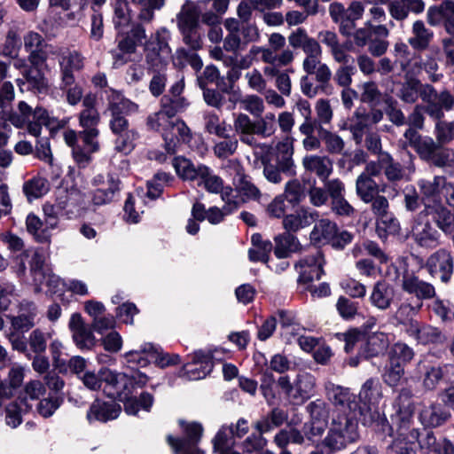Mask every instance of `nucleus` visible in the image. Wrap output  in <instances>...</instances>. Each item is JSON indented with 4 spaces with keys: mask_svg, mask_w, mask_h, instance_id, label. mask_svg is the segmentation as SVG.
I'll list each match as a JSON object with an SVG mask.
<instances>
[{
    "mask_svg": "<svg viewBox=\"0 0 454 454\" xmlns=\"http://www.w3.org/2000/svg\"><path fill=\"white\" fill-rule=\"evenodd\" d=\"M14 99V88L11 82H5L0 85V119L10 121L16 128L27 127L29 135L38 137L41 135L43 126L49 128H64L65 120L51 118L48 112L43 107H35L34 110L25 101L18 104V112H12L7 103ZM3 128L6 130L9 125L5 122Z\"/></svg>",
    "mask_w": 454,
    "mask_h": 454,
    "instance_id": "obj_1",
    "label": "nucleus"
},
{
    "mask_svg": "<svg viewBox=\"0 0 454 454\" xmlns=\"http://www.w3.org/2000/svg\"><path fill=\"white\" fill-rule=\"evenodd\" d=\"M289 45L294 49H301L306 57L302 61V69L306 75L315 74L316 81L324 87L328 84L332 71L327 64L321 62L322 48L317 40L309 36L302 27L294 30L287 37Z\"/></svg>",
    "mask_w": 454,
    "mask_h": 454,
    "instance_id": "obj_2",
    "label": "nucleus"
},
{
    "mask_svg": "<svg viewBox=\"0 0 454 454\" xmlns=\"http://www.w3.org/2000/svg\"><path fill=\"white\" fill-rule=\"evenodd\" d=\"M233 128L243 144L254 146L257 144L254 135L266 138L275 133L277 119L273 113H267L257 120L243 113L234 114Z\"/></svg>",
    "mask_w": 454,
    "mask_h": 454,
    "instance_id": "obj_3",
    "label": "nucleus"
},
{
    "mask_svg": "<svg viewBox=\"0 0 454 454\" xmlns=\"http://www.w3.org/2000/svg\"><path fill=\"white\" fill-rule=\"evenodd\" d=\"M412 396L410 388H402L394 403L395 414L392 415V421L396 428L395 437L405 439L408 442H415L419 435V429L411 427L415 410Z\"/></svg>",
    "mask_w": 454,
    "mask_h": 454,
    "instance_id": "obj_4",
    "label": "nucleus"
},
{
    "mask_svg": "<svg viewBox=\"0 0 454 454\" xmlns=\"http://www.w3.org/2000/svg\"><path fill=\"white\" fill-rule=\"evenodd\" d=\"M173 167L176 174L184 180L198 181L210 193H222L225 189L222 177L214 174L213 170L206 165L195 166L191 160L184 157H176Z\"/></svg>",
    "mask_w": 454,
    "mask_h": 454,
    "instance_id": "obj_5",
    "label": "nucleus"
},
{
    "mask_svg": "<svg viewBox=\"0 0 454 454\" xmlns=\"http://www.w3.org/2000/svg\"><path fill=\"white\" fill-rule=\"evenodd\" d=\"M170 39L171 34L166 27H160L150 35L144 47L147 71L167 69L172 54Z\"/></svg>",
    "mask_w": 454,
    "mask_h": 454,
    "instance_id": "obj_6",
    "label": "nucleus"
},
{
    "mask_svg": "<svg viewBox=\"0 0 454 454\" xmlns=\"http://www.w3.org/2000/svg\"><path fill=\"white\" fill-rule=\"evenodd\" d=\"M352 239L350 232L340 231L336 223L326 218L318 220L309 233L310 243L317 247L330 244L334 248L342 249Z\"/></svg>",
    "mask_w": 454,
    "mask_h": 454,
    "instance_id": "obj_7",
    "label": "nucleus"
},
{
    "mask_svg": "<svg viewBox=\"0 0 454 454\" xmlns=\"http://www.w3.org/2000/svg\"><path fill=\"white\" fill-rule=\"evenodd\" d=\"M278 386L294 404H302L315 393L316 380L309 372L299 373L294 383L288 376H281L278 380Z\"/></svg>",
    "mask_w": 454,
    "mask_h": 454,
    "instance_id": "obj_8",
    "label": "nucleus"
},
{
    "mask_svg": "<svg viewBox=\"0 0 454 454\" xmlns=\"http://www.w3.org/2000/svg\"><path fill=\"white\" fill-rule=\"evenodd\" d=\"M364 4L359 1H353L348 8L338 2L329 6V13L333 21L339 25V31L345 36H350L356 28V21L363 17Z\"/></svg>",
    "mask_w": 454,
    "mask_h": 454,
    "instance_id": "obj_9",
    "label": "nucleus"
},
{
    "mask_svg": "<svg viewBox=\"0 0 454 454\" xmlns=\"http://www.w3.org/2000/svg\"><path fill=\"white\" fill-rule=\"evenodd\" d=\"M110 114L109 128L116 137L114 149L127 155L134 150L139 135L137 130L129 129V122L124 115L118 112H110Z\"/></svg>",
    "mask_w": 454,
    "mask_h": 454,
    "instance_id": "obj_10",
    "label": "nucleus"
},
{
    "mask_svg": "<svg viewBox=\"0 0 454 454\" xmlns=\"http://www.w3.org/2000/svg\"><path fill=\"white\" fill-rule=\"evenodd\" d=\"M326 390L328 399L338 411L337 414H354L362 417L364 425L369 423L364 410L358 404L356 396L348 388L331 384Z\"/></svg>",
    "mask_w": 454,
    "mask_h": 454,
    "instance_id": "obj_11",
    "label": "nucleus"
},
{
    "mask_svg": "<svg viewBox=\"0 0 454 454\" xmlns=\"http://www.w3.org/2000/svg\"><path fill=\"white\" fill-rule=\"evenodd\" d=\"M24 49L28 53V62L35 67H42L50 56L58 53V47L48 43L43 36L28 31L23 36Z\"/></svg>",
    "mask_w": 454,
    "mask_h": 454,
    "instance_id": "obj_12",
    "label": "nucleus"
},
{
    "mask_svg": "<svg viewBox=\"0 0 454 454\" xmlns=\"http://www.w3.org/2000/svg\"><path fill=\"white\" fill-rule=\"evenodd\" d=\"M60 71V90H66L75 82L74 72L81 71L84 67V57L77 51L58 47Z\"/></svg>",
    "mask_w": 454,
    "mask_h": 454,
    "instance_id": "obj_13",
    "label": "nucleus"
},
{
    "mask_svg": "<svg viewBox=\"0 0 454 454\" xmlns=\"http://www.w3.org/2000/svg\"><path fill=\"white\" fill-rule=\"evenodd\" d=\"M95 189L90 192V200L94 206H104L110 204L119 195L121 191V181L114 176L98 175L92 181Z\"/></svg>",
    "mask_w": 454,
    "mask_h": 454,
    "instance_id": "obj_14",
    "label": "nucleus"
},
{
    "mask_svg": "<svg viewBox=\"0 0 454 454\" xmlns=\"http://www.w3.org/2000/svg\"><path fill=\"white\" fill-rule=\"evenodd\" d=\"M185 437L174 438L168 435L167 441L176 454H203L197 447L203 432L199 423H190L184 427Z\"/></svg>",
    "mask_w": 454,
    "mask_h": 454,
    "instance_id": "obj_15",
    "label": "nucleus"
},
{
    "mask_svg": "<svg viewBox=\"0 0 454 454\" xmlns=\"http://www.w3.org/2000/svg\"><path fill=\"white\" fill-rule=\"evenodd\" d=\"M212 350H197L194 352L192 363H188L179 372V376L188 380H198L205 378L213 369Z\"/></svg>",
    "mask_w": 454,
    "mask_h": 454,
    "instance_id": "obj_16",
    "label": "nucleus"
},
{
    "mask_svg": "<svg viewBox=\"0 0 454 454\" xmlns=\"http://www.w3.org/2000/svg\"><path fill=\"white\" fill-rule=\"evenodd\" d=\"M324 263L323 254L317 249L313 254L301 258L294 264V268L299 273L298 282L307 284L315 279L318 280L324 274Z\"/></svg>",
    "mask_w": 454,
    "mask_h": 454,
    "instance_id": "obj_17",
    "label": "nucleus"
},
{
    "mask_svg": "<svg viewBox=\"0 0 454 454\" xmlns=\"http://www.w3.org/2000/svg\"><path fill=\"white\" fill-rule=\"evenodd\" d=\"M359 400L364 403L362 409L364 410L368 424L380 419V413L372 411V406L377 405L382 398L381 384L377 379L370 378L362 386L359 392Z\"/></svg>",
    "mask_w": 454,
    "mask_h": 454,
    "instance_id": "obj_18",
    "label": "nucleus"
},
{
    "mask_svg": "<svg viewBox=\"0 0 454 454\" xmlns=\"http://www.w3.org/2000/svg\"><path fill=\"white\" fill-rule=\"evenodd\" d=\"M68 327L72 333L73 340L79 349L82 351L91 350L96 346L97 339L92 327L84 322L81 314H72Z\"/></svg>",
    "mask_w": 454,
    "mask_h": 454,
    "instance_id": "obj_19",
    "label": "nucleus"
},
{
    "mask_svg": "<svg viewBox=\"0 0 454 454\" xmlns=\"http://www.w3.org/2000/svg\"><path fill=\"white\" fill-rule=\"evenodd\" d=\"M164 147L168 154H174L176 152L180 142L188 143L192 138L189 127L184 121L176 119L171 120L167 129L162 131Z\"/></svg>",
    "mask_w": 454,
    "mask_h": 454,
    "instance_id": "obj_20",
    "label": "nucleus"
},
{
    "mask_svg": "<svg viewBox=\"0 0 454 454\" xmlns=\"http://www.w3.org/2000/svg\"><path fill=\"white\" fill-rule=\"evenodd\" d=\"M402 290L419 300H428L435 296L434 286L419 278L414 272L404 271L401 279Z\"/></svg>",
    "mask_w": 454,
    "mask_h": 454,
    "instance_id": "obj_21",
    "label": "nucleus"
},
{
    "mask_svg": "<svg viewBox=\"0 0 454 454\" xmlns=\"http://www.w3.org/2000/svg\"><path fill=\"white\" fill-rule=\"evenodd\" d=\"M425 267L432 276L441 273V280L447 283L453 273V258L445 249H439L427 260Z\"/></svg>",
    "mask_w": 454,
    "mask_h": 454,
    "instance_id": "obj_22",
    "label": "nucleus"
},
{
    "mask_svg": "<svg viewBox=\"0 0 454 454\" xmlns=\"http://www.w3.org/2000/svg\"><path fill=\"white\" fill-rule=\"evenodd\" d=\"M330 428L352 444L358 441V416L354 414H336L331 423Z\"/></svg>",
    "mask_w": 454,
    "mask_h": 454,
    "instance_id": "obj_23",
    "label": "nucleus"
},
{
    "mask_svg": "<svg viewBox=\"0 0 454 454\" xmlns=\"http://www.w3.org/2000/svg\"><path fill=\"white\" fill-rule=\"evenodd\" d=\"M407 156L409 161L404 165H401L394 160L390 153H380V162L383 164V171L388 181H400L406 176L407 173L411 174L415 171V166L412 161L413 155L407 153Z\"/></svg>",
    "mask_w": 454,
    "mask_h": 454,
    "instance_id": "obj_24",
    "label": "nucleus"
},
{
    "mask_svg": "<svg viewBox=\"0 0 454 454\" xmlns=\"http://www.w3.org/2000/svg\"><path fill=\"white\" fill-rule=\"evenodd\" d=\"M426 215H430L436 226L447 236L454 233V208L453 211L442 203H427Z\"/></svg>",
    "mask_w": 454,
    "mask_h": 454,
    "instance_id": "obj_25",
    "label": "nucleus"
},
{
    "mask_svg": "<svg viewBox=\"0 0 454 454\" xmlns=\"http://www.w3.org/2000/svg\"><path fill=\"white\" fill-rule=\"evenodd\" d=\"M121 413V406L114 402H103L96 399L90 405L86 418L89 423L99 421L106 423L115 419Z\"/></svg>",
    "mask_w": 454,
    "mask_h": 454,
    "instance_id": "obj_26",
    "label": "nucleus"
},
{
    "mask_svg": "<svg viewBox=\"0 0 454 454\" xmlns=\"http://www.w3.org/2000/svg\"><path fill=\"white\" fill-rule=\"evenodd\" d=\"M302 166L307 172L315 174L322 182H325L333 170V162L326 155H306L302 159Z\"/></svg>",
    "mask_w": 454,
    "mask_h": 454,
    "instance_id": "obj_27",
    "label": "nucleus"
},
{
    "mask_svg": "<svg viewBox=\"0 0 454 454\" xmlns=\"http://www.w3.org/2000/svg\"><path fill=\"white\" fill-rule=\"evenodd\" d=\"M37 315V308L33 301H22L19 306L17 316L10 317L12 326L19 332H27L35 325V319Z\"/></svg>",
    "mask_w": 454,
    "mask_h": 454,
    "instance_id": "obj_28",
    "label": "nucleus"
},
{
    "mask_svg": "<svg viewBox=\"0 0 454 454\" xmlns=\"http://www.w3.org/2000/svg\"><path fill=\"white\" fill-rule=\"evenodd\" d=\"M446 185V178L442 176H435L432 180L419 179L418 186L419 188L422 201L424 203V212L426 213L427 203H442L440 194Z\"/></svg>",
    "mask_w": 454,
    "mask_h": 454,
    "instance_id": "obj_29",
    "label": "nucleus"
},
{
    "mask_svg": "<svg viewBox=\"0 0 454 454\" xmlns=\"http://www.w3.org/2000/svg\"><path fill=\"white\" fill-rule=\"evenodd\" d=\"M394 298V287L386 281H378L372 287L369 300L373 307L384 311L391 307Z\"/></svg>",
    "mask_w": 454,
    "mask_h": 454,
    "instance_id": "obj_30",
    "label": "nucleus"
},
{
    "mask_svg": "<svg viewBox=\"0 0 454 454\" xmlns=\"http://www.w3.org/2000/svg\"><path fill=\"white\" fill-rule=\"evenodd\" d=\"M274 254L279 259L287 258L291 254L300 253L303 250V246L298 238L286 231L277 235L274 238Z\"/></svg>",
    "mask_w": 454,
    "mask_h": 454,
    "instance_id": "obj_31",
    "label": "nucleus"
},
{
    "mask_svg": "<svg viewBox=\"0 0 454 454\" xmlns=\"http://www.w3.org/2000/svg\"><path fill=\"white\" fill-rule=\"evenodd\" d=\"M440 237L438 231L429 222L419 223L413 228L412 238L421 247H436L440 244Z\"/></svg>",
    "mask_w": 454,
    "mask_h": 454,
    "instance_id": "obj_32",
    "label": "nucleus"
},
{
    "mask_svg": "<svg viewBox=\"0 0 454 454\" xmlns=\"http://www.w3.org/2000/svg\"><path fill=\"white\" fill-rule=\"evenodd\" d=\"M286 40L284 35L279 33H273L269 37L270 47H264L265 50L271 51L274 57V61H278L282 65H290L294 59V52L286 48L284 49L279 54L277 51L283 49L286 46Z\"/></svg>",
    "mask_w": 454,
    "mask_h": 454,
    "instance_id": "obj_33",
    "label": "nucleus"
},
{
    "mask_svg": "<svg viewBox=\"0 0 454 454\" xmlns=\"http://www.w3.org/2000/svg\"><path fill=\"white\" fill-rule=\"evenodd\" d=\"M24 79H17L16 82L21 91L24 90L23 86L26 82L28 84V89L36 92L42 93L48 88L47 80L43 73L40 70V67H35L30 64V69L23 72Z\"/></svg>",
    "mask_w": 454,
    "mask_h": 454,
    "instance_id": "obj_34",
    "label": "nucleus"
},
{
    "mask_svg": "<svg viewBox=\"0 0 454 454\" xmlns=\"http://www.w3.org/2000/svg\"><path fill=\"white\" fill-rule=\"evenodd\" d=\"M388 345L387 334L382 332H375L368 336L366 342L361 348V352L366 358L375 357L383 354Z\"/></svg>",
    "mask_w": 454,
    "mask_h": 454,
    "instance_id": "obj_35",
    "label": "nucleus"
},
{
    "mask_svg": "<svg viewBox=\"0 0 454 454\" xmlns=\"http://www.w3.org/2000/svg\"><path fill=\"white\" fill-rule=\"evenodd\" d=\"M313 213L306 209H300L294 214L284 216L282 224L286 232L294 233L309 226L313 222Z\"/></svg>",
    "mask_w": 454,
    "mask_h": 454,
    "instance_id": "obj_36",
    "label": "nucleus"
},
{
    "mask_svg": "<svg viewBox=\"0 0 454 454\" xmlns=\"http://www.w3.org/2000/svg\"><path fill=\"white\" fill-rule=\"evenodd\" d=\"M384 192L373 178L367 177L365 175H359L356 181V192L359 199L368 204L374 196Z\"/></svg>",
    "mask_w": 454,
    "mask_h": 454,
    "instance_id": "obj_37",
    "label": "nucleus"
},
{
    "mask_svg": "<svg viewBox=\"0 0 454 454\" xmlns=\"http://www.w3.org/2000/svg\"><path fill=\"white\" fill-rule=\"evenodd\" d=\"M179 31L200 27L199 10L191 1L186 0L176 15Z\"/></svg>",
    "mask_w": 454,
    "mask_h": 454,
    "instance_id": "obj_38",
    "label": "nucleus"
},
{
    "mask_svg": "<svg viewBox=\"0 0 454 454\" xmlns=\"http://www.w3.org/2000/svg\"><path fill=\"white\" fill-rule=\"evenodd\" d=\"M450 417V413L440 405L425 407L419 414V419L425 427H436L442 425Z\"/></svg>",
    "mask_w": 454,
    "mask_h": 454,
    "instance_id": "obj_39",
    "label": "nucleus"
},
{
    "mask_svg": "<svg viewBox=\"0 0 454 454\" xmlns=\"http://www.w3.org/2000/svg\"><path fill=\"white\" fill-rule=\"evenodd\" d=\"M23 193L28 201L42 198L50 191L49 181L43 176H34L23 184Z\"/></svg>",
    "mask_w": 454,
    "mask_h": 454,
    "instance_id": "obj_40",
    "label": "nucleus"
},
{
    "mask_svg": "<svg viewBox=\"0 0 454 454\" xmlns=\"http://www.w3.org/2000/svg\"><path fill=\"white\" fill-rule=\"evenodd\" d=\"M155 353L156 349L151 343H145L140 349L126 352L124 358L130 368L145 367L150 363L148 356Z\"/></svg>",
    "mask_w": 454,
    "mask_h": 454,
    "instance_id": "obj_41",
    "label": "nucleus"
},
{
    "mask_svg": "<svg viewBox=\"0 0 454 454\" xmlns=\"http://www.w3.org/2000/svg\"><path fill=\"white\" fill-rule=\"evenodd\" d=\"M413 37L409 38L410 45L416 50H425L427 48L432 37L433 32L426 27L422 20H416L412 25Z\"/></svg>",
    "mask_w": 454,
    "mask_h": 454,
    "instance_id": "obj_42",
    "label": "nucleus"
},
{
    "mask_svg": "<svg viewBox=\"0 0 454 454\" xmlns=\"http://www.w3.org/2000/svg\"><path fill=\"white\" fill-rule=\"evenodd\" d=\"M400 231V223L392 213L385 214L377 219L376 231L380 239H387L389 235H398Z\"/></svg>",
    "mask_w": 454,
    "mask_h": 454,
    "instance_id": "obj_43",
    "label": "nucleus"
},
{
    "mask_svg": "<svg viewBox=\"0 0 454 454\" xmlns=\"http://www.w3.org/2000/svg\"><path fill=\"white\" fill-rule=\"evenodd\" d=\"M414 356L413 348L403 341L394 343L388 351V361L399 364L403 367L411 363Z\"/></svg>",
    "mask_w": 454,
    "mask_h": 454,
    "instance_id": "obj_44",
    "label": "nucleus"
},
{
    "mask_svg": "<svg viewBox=\"0 0 454 454\" xmlns=\"http://www.w3.org/2000/svg\"><path fill=\"white\" fill-rule=\"evenodd\" d=\"M261 54L262 62H271L274 59L271 51L265 50L263 46L254 45L249 51L237 59V66L241 69H248L254 64L257 55Z\"/></svg>",
    "mask_w": 454,
    "mask_h": 454,
    "instance_id": "obj_45",
    "label": "nucleus"
},
{
    "mask_svg": "<svg viewBox=\"0 0 454 454\" xmlns=\"http://www.w3.org/2000/svg\"><path fill=\"white\" fill-rule=\"evenodd\" d=\"M131 3L140 7L138 20L149 23L154 19V12L164 6L165 0H131Z\"/></svg>",
    "mask_w": 454,
    "mask_h": 454,
    "instance_id": "obj_46",
    "label": "nucleus"
},
{
    "mask_svg": "<svg viewBox=\"0 0 454 454\" xmlns=\"http://www.w3.org/2000/svg\"><path fill=\"white\" fill-rule=\"evenodd\" d=\"M318 135L322 142L325 145V149L329 153L340 154L344 149L345 143L343 139L336 133L331 132L328 129L319 125Z\"/></svg>",
    "mask_w": 454,
    "mask_h": 454,
    "instance_id": "obj_47",
    "label": "nucleus"
},
{
    "mask_svg": "<svg viewBox=\"0 0 454 454\" xmlns=\"http://www.w3.org/2000/svg\"><path fill=\"white\" fill-rule=\"evenodd\" d=\"M45 393V387L39 380H31L26 384L24 395L20 398V403L23 404L25 411H30L32 405L28 403L29 400H38Z\"/></svg>",
    "mask_w": 454,
    "mask_h": 454,
    "instance_id": "obj_48",
    "label": "nucleus"
},
{
    "mask_svg": "<svg viewBox=\"0 0 454 454\" xmlns=\"http://www.w3.org/2000/svg\"><path fill=\"white\" fill-rule=\"evenodd\" d=\"M369 128L370 123L365 115L356 111L350 120L348 128L356 145L362 143L364 136L368 131Z\"/></svg>",
    "mask_w": 454,
    "mask_h": 454,
    "instance_id": "obj_49",
    "label": "nucleus"
},
{
    "mask_svg": "<svg viewBox=\"0 0 454 454\" xmlns=\"http://www.w3.org/2000/svg\"><path fill=\"white\" fill-rule=\"evenodd\" d=\"M278 164L284 172H290L294 167L293 154L294 147L292 143L286 139L277 145Z\"/></svg>",
    "mask_w": 454,
    "mask_h": 454,
    "instance_id": "obj_50",
    "label": "nucleus"
},
{
    "mask_svg": "<svg viewBox=\"0 0 454 454\" xmlns=\"http://www.w3.org/2000/svg\"><path fill=\"white\" fill-rule=\"evenodd\" d=\"M222 200L224 202L223 210L225 213L231 214L245 203L238 189L228 185L221 193Z\"/></svg>",
    "mask_w": 454,
    "mask_h": 454,
    "instance_id": "obj_51",
    "label": "nucleus"
},
{
    "mask_svg": "<svg viewBox=\"0 0 454 454\" xmlns=\"http://www.w3.org/2000/svg\"><path fill=\"white\" fill-rule=\"evenodd\" d=\"M27 231L40 243L50 241L49 233L43 229L42 220L35 214L30 213L26 218Z\"/></svg>",
    "mask_w": 454,
    "mask_h": 454,
    "instance_id": "obj_52",
    "label": "nucleus"
},
{
    "mask_svg": "<svg viewBox=\"0 0 454 454\" xmlns=\"http://www.w3.org/2000/svg\"><path fill=\"white\" fill-rule=\"evenodd\" d=\"M114 24L115 28L121 29L129 25L131 12L127 0H115L114 4Z\"/></svg>",
    "mask_w": 454,
    "mask_h": 454,
    "instance_id": "obj_53",
    "label": "nucleus"
},
{
    "mask_svg": "<svg viewBox=\"0 0 454 454\" xmlns=\"http://www.w3.org/2000/svg\"><path fill=\"white\" fill-rule=\"evenodd\" d=\"M221 137L224 139L215 143L213 151L217 158L225 159L236 153L239 140L234 136H229L228 132L226 133V137Z\"/></svg>",
    "mask_w": 454,
    "mask_h": 454,
    "instance_id": "obj_54",
    "label": "nucleus"
},
{
    "mask_svg": "<svg viewBox=\"0 0 454 454\" xmlns=\"http://www.w3.org/2000/svg\"><path fill=\"white\" fill-rule=\"evenodd\" d=\"M347 442L348 441L343 439L341 435L329 427L321 443L325 447V451L327 450L330 454H335L344 450L349 445Z\"/></svg>",
    "mask_w": 454,
    "mask_h": 454,
    "instance_id": "obj_55",
    "label": "nucleus"
},
{
    "mask_svg": "<svg viewBox=\"0 0 454 454\" xmlns=\"http://www.w3.org/2000/svg\"><path fill=\"white\" fill-rule=\"evenodd\" d=\"M43 260L38 253H35L31 262V270L34 274L35 281H38L40 284L45 281L47 286L57 285L59 281V278L55 275H45L43 273Z\"/></svg>",
    "mask_w": 454,
    "mask_h": 454,
    "instance_id": "obj_56",
    "label": "nucleus"
},
{
    "mask_svg": "<svg viewBox=\"0 0 454 454\" xmlns=\"http://www.w3.org/2000/svg\"><path fill=\"white\" fill-rule=\"evenodd\" d=\"M282 196L289 203L297 205L305 197L304 186L298 179L290 180L286 184L285 192Z\"/></svg>",
    "mask_w": 454,
    "mask_h": 454,
    "instance_id": "obj_57",
    "label": "nucleus"
},
{
    "mask_svg": "<svg viewBox=\"0 0 454 454\" xmlns=\"http://www.w3.org/2000/svg\"><path fill=\"white\" fill-rule=\"evenodd\" d=\"M233 436V427L223 426L213 439L214 450L219 451L220 454L223 450H230L229 447L232 444Z\"/></svg>",
    "mask_w": 454,
    "mask_h": 454,
    "instance_id": "obj_58",
    "label": "nucleus"
},
{
    "mask_svg": "<svg viewBox=\"0 0 454 454\" xmlns=\"http://www.w3.org/2000/svg\"><path fill=\"white\" fill-rule=\"evenodd\" d=\"M356 73V68L353 61L349 65H340L333 74V81L336 85L346 88L350 87L353 82V76Z\"/></svg>",
    "mask_w": 454,
    "mask_h": 454,
    "instance_id": "obj_59",
    "label": "nucleus"
},
{
    "mask_svg": "<svg viewBox=\"0 0 454 454\" xmlns=\"http://www.w3.org/2000/svg\"><path fill=\"white\" fill-rule=\"evenodd\" d=\"M427 162L438 168L450 167L454 162V151L437 145Z\"/></svg>",
    "mask_w": 454,
    "mask_h": 454,
    "instance_id": "obj_60",
    "label": "nucleus"
},
{
    "mask_svg": "<svg viewBox=\"0 0 454 454\" xmlns=\"http://www.w3.org/2000/svg\"><path fill=\"white\" fill-rule=\"evenodd\" d=\"M419 81L417 79L406 80L399 90V98L405 103H415L419 98Z\"/></svg>",
    "mask_w": 454,
    "mask_h": 454,
    "instance_id": "obj_61",
    "label": "nucleus"
},
{
    "mask_svg": "<svg viewBox=\"0 0 454 454\" xmlns=\"http://www.w3.org/2000/svg\"><path fill=\"white\" fill-rule=\"evenodd\" d=\"M172 118L166 111H160L150 114L146 119V126L148 129L160 132L167 129Z\"/></svg>",
    "mask_w": 454,
    "mask_h": 454,
    "instance_id": "obj_62",
    "label": "nucleus"
},
{
    "mask_svg": "<svg viewBox=\"0 0 454 454\" xmlns=\"http://www.w3.org/2000/svg\"><path fill=\"white\" fill-rule=\"evenodd\" d=\"M233 185L239 192L241 197L244 199L245 203L248 200H258L261 196L259 189L251 183L248 176H246Z\"/></svg>",
    "mask_w": 454,
    "mask_h": 454,
    "instance_id": "obj_63",
    "label": "nucleus"
},
{
    "mask_svg": "<svg viewBox=\"0 0 454 454\" xmlns=\"http://www.w3.org/2000/svg\"><path fill=\"white\" fill-rule=\"evenodd\" d=\"M276 387V381L273 375L265 372L261 380L260 390L269 405L275 403L277 397Z\"/></svg>",
    "mask_w": 454,
    "mask_h": 454,
    "instance_id": "obj_64",
    "label": "nucleus"
}]
</instances>
